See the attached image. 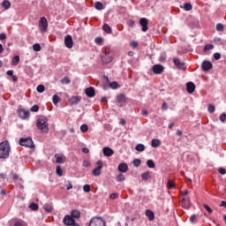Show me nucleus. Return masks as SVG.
<instances>
[{"label":"nucleus","mask_w":226,"mask_h":226,"mask_svg":"<svg viewBox=\"0 0 226 226\" xmlns=\"http://www.w3.org/2000/svg\"><path fill=\"white\" fill-rule=\"evenodd\" d=\"M44 91H45V86H43V85L37 86V92L38 93H43Z\"/></svg>","instance_id":"obj_45"},{"label":"nucleus","mask_w":226,"mask_h":226,"mask_svg":"<svg viewBox=\"0 0 226 226\" xmlns=\"http://www.w3.org/2000/svg\"><path fill=\"white\" fill-rule=\"evenodd\" d=\"M12 179H13L14 183H17V181H19V179H20V177H19V175H17V174H13Z\"/></svg>","instance_id":"obj_57"},{"label":"nucleus","mask_w":226,"mask_h":226,"mask_svg":"<svg viewBox=\"0 0 226 226\" xmlns=\"http://www.w3.org/2000/svg\"><path fill=\"white\" fill-rule=\"evenodd\" d=\"M119 198V193L116 192V193H111L109 195V199L110 200H116V199H118Z\"/></svg>","instance_id":"obj_44"},{"label":"nucleus","mask_w":226,"mask_h":226,"mask_svg":"<svg viewBox=\"0 0 226 226\" xmlns=\"http://www.w3.org/2000/svg\"><path fill=\"white\" fill-rule=\"evenodd\" d=\"M82 100L81 97L79 96H72L69 99V102L71 105H79V102Z\"/></svg>","instance_id":"obj_16"},{"label":"nucleus","mask_w":226,"mask_h":226,"mask_svg":"<svg viewBox=\"0 0 226 226\" xmlns=\"http://www.w3.org/2000/svg\"><path fill=\"white\" fill-rule=\"evenodd\" d=\"M20 63V56H15L11 60V66H17Z\"/></svg>","instance_id":"obj_23"},{"label":"nucleus","mask_w":226,"mask_h":226,"mask_svg":"<svg viewBox=\"0 0 226 226\" xmlns=\"http://www.w3.org/2000/svg\"><path fill=\"white\" fill-rule=\"evenodd\" d=\"M220 57H222V55H220V53L214 54V59H215V61H218V59H220Z\"/></svg>","instance_id":"obj_58"},{"label":"nucleus","mask_w":226,"mask_h":226,"mask_svg":"<svg viewBox=\"0 0 226 226\" xmlns=\"http://www.w3.org/2000/svg\"><path fill=\"white\" fill-rule=\"evenodd\" d=\"M201 68L203 72H209L213 68V64L207 60H205L201 64Z\"/></svg>","instance_id":"obj_10"},{"label":"nucleus","mask_w":226,"mask_h":226,"mask_svg":"<svg viewBox=\"0 0 226 226\" xmlns=\"http://www.w3.org/2000/svg\"><path fill=\"white\" fill-rule=\"evenodd\" d=\"M167 188L169 190H172V189L176 188V184H174V182H172V180L169 179L167 182Z\"/></svg>","instance_id":"obj_30"},{"label":"nucleus","mask_w":226,"mask_h":226,"mask_svg":"<svg viewBox=\"0 0 226 226\" xmlns=\"http://www.w3.org/2000/svg\"><path fill=\"white\" fill-rule=\"evenodd\" d=\"M14 226H24V224L22 223V222L17 221V222H15Z\"/></svg>","instance_id":"obj_62"},{"label":"nucleus","mask_w":226,"mask_h":226,"mask_svg":"<svg viewBox=\"0 0 226 226\" xmlns=\"http://www.w3.org/2000/svg\"><path fill=\"white\" fill-rule=\"evenodd\" d=\"M148 24H149V21L147 20V19H146V18H141V19H139V25H140L141 27H142L143 33H146V32L147 31V29H148L147 25H148Z\"/></svg>","instance_id":"obj_11"},{"label":"nucleus","mask_w":226,"mask_h":226,"mask_svg":"<svg viewBox=\"0 0 226 226\" xmlns=\"http://www.w3.org/2000/svg\"><path fill=\"white\" fill-rule=\"evenodd\" d=\"M135 149H136V151L142 153L143 151H146V146H144V144H138L136 146Z\"/></svg>","instance_id":"obj_29"},{"label":"nucleus","mask_w":226,"mask_h":226,"mask_svg":"<svg viewBox=\"0 0 226 226\" xmlns=\"http://www.w3.org/2000/svg\"><path fill=\"white\" fill-rule=\"evenodd\" d=\"M96 165L97 167L93 170L92 174L93 176L98 177V176H101L102 174V169H103V162L97 161Z\"/></svg>","instance_id":"obj_6"},{"label":"nucleus","mask_w":226,"mask_h":226,"mask_svg":"<svg viewBox=\"0 0 226 226\" xmlns=\"http://www.w3.org/2000/svg\"><path fill=\"white\" fill-rule=\"evenodd\" d=\"M218 172H219V174H222V176H225L226 170L223 168H219Z\"/></svg>","instance_id":"obj_56"},{"label":"nucleus","mask_w":226,"mask_h":226,"mask_svg":"<svg viewBox=\"0 0 226 226\" xmlns=\"http://www.w3.org/2000/svg\"><path fill=\"white\" fill-rule=\"evenodd\" d=\"M162 109V110H167V109H169V104H167V102H163Z\"/></svg>","instance_id":"obj_60"},{"label":"nucleus","mask_w":226,"mask_h":226,"mask_svg":"<svg viewBox=\"0 0 226 226\" xmlns=\"http://www.w3.org/2000/svg\"><path fill=\"white\" fill-rule=\"evenodd\" d=\"M18 114L19 116V117H21V119H27V117H29V111L21 109L18 111Z\"/></svg>","instance_id":"obj_14"},{"label":"nucleus","mask_w":226,"mask_h":226,"mask_svg":"<svg viewBox=\"0 0 226 226\" xmlns=\"http://www.w3.org/2000/svg\"><path fill=\"white\" fill-rule=\"evenodd\" d=\"M181 206L183 207H190V200H187L186 198L182 199Z\"/></svg>","instance_id":"obj_24"},{"label":"nucleus","mask_w":226,"mask_h":226,"mask_svg":"<svg viewBox=\"0 0 226 226\" xmlns=\"http://www.w3.org/2000/svg\"><path fill=\"white\" fill-rule=\"evenodd\" d=\"M63 222L64 225L72 226L73 223H75V219H73V217L71 215H65L63 219Z\"/></svg>","instance_id":"obj_9"},{"label":"nucleus","mask_w":226,"mask_h":226,"mask_svg":"<svg viewBox=\"0 0 226 226\" xmlns=\"http://www.w3.org/2000/svg\"><path fill=\"white\" fill-rule=\"evenodd\" d=\"M102 61L104 63H110L112 61V54L110 53H106L102 57Z\"/></svg>","instance_id":"obj_20"},{"label":"nucleus","mask_w":226,"mask_h":226,"mask_svg":"<svg viewBox=\"0 0 226 226\" xmlns=\"http://www.w3.org/2000/svg\"><path fill=\"white\" fill-rule=\"evenodd\" d=\"M124 179H126V177H124V175L123 174H119L118 176H117V183H121V181H124Z\"/></svg>","instance_id":"obj_42"},{"label":"nucleus","mask_w":226,"mask_h":226,"mask_svg":"<svg viewBox=\"0 0 226 226\" xmlns=\"http://www.w3.org/2000/svg\"><path fill=\"white\" fill-rule=\"evenodd\" d=\"M213 49H215V45H213V44H207L204 47V52H206L207 50H213Z\"/></svg>","instance_id":"obj_41"},{"label":"nucleus","mask_w":226,"mask_h":226,"mask_svg":"<svg viewBox=\"0 0 226 226\" xmlns=\"http://www.w3.org/2000/svg\"><path fill=\"white\" fill-rule=\"evenodd\" d=\"M48 27L49 22L47 21V18L41 17L39 21V29L41 33H47Z\"/></svg>","instance_id":"obj_4"},{"label":"nucleus","mask_w":226,"mask_h":226,"mask_svg":"<svg viewBox=\"0 0 226 226\" xmlns=\"http://www.w3.org/2000/svg\"><path fill=\"white\" fill-rule=\"evenodd\" d=\"M219 119H220L221 123H225L226 114L225 113L221 114L220 117H219Z\"/></svg>","instance_id":"obj_50"},{"label":"nucleus","mask_w":226,"mask_h":226,"mask_svg":"<svg viewBox=\"0 0 226 226\" xmlns=\"http://www.w3.org/2000/svg\"><path fill=\"white\" fill-rule=\"evenodd\" d=\"M2 6H3V8H4V10H10V8H11V4L10 3V1L4 0V1L2 3Z\"/></svg>","instance_id":"obj_28"},{"label":"nucleus","mask_w":226,"mask_h":226,"mask_svg":"<svg viewBox=\"0 0 226 226\" xmlns=\"http://www.w3.org/2000/svg\"><path fill=\"white\" fill-rule=\"evenodd\" d=\"M192 4H190V3L184 4V10L185 11H190L192 10Z\"/></svg>","instance_id":"obj_34"},{"label":"nucleus","mask_w":226,"mask_h":226,"mask_svg":"<svg viewBox=\"0 0 226 226\" xmlns=\"http://www.w3.org/2000/svg\"><path fill=\"white\" fill-rule=\"evenodd\" d=\"M117 102L119 103L120 107L123 106V104L126 103V95L124 94L117 95Z\"/></svg>","instance_id":"obj_12"},{"label":"nucleus","mask_w":226,"mask_h":226,"mask_svg":"<svg viewBox=\"0 0 226 226\" xmlns=\"http://www.w3.org/2000/svg\"><path fill=\"white\" fill-rule=\"evenodd\" d=\"M71 217L73 219V220H79V218H80V211L79 210H72L71 212Z\"/></svg>","instance_id":"obj_19"},{"label":"nucleus","mask_w":226,"mask_h":226,"mask_svg":"<svg viewBox=\"0 0 226 226\" xmlns=\"http://www.w3.org/2000/svg\"><path fill=\"white\" fill-rule=\"evenodd\" d=\"M83 167H91V162L89 161H84Z\"/></svg>","instance_id":"obj_59"},{"label":"nucleus","mask_w":226,"mask_h":226,"mask_svg":"<svg viewBox=\"0 0 226 226\" xmlns=\"http://www.w3.org/2000/svg\"><path fill=\"white\" fill-rule=\"evenodd\" d=\"M29 207L32 211H38L39 207H38V204L36 203H31Z\"/></svg>","instance_id":"obj_39"},{"label":"nucleus","mask_w":226,"mask_h":226,"mask_svg":"<svg viewBox=\"0 0 226 226\" xmlns=\"http://www.w3.org/2000/svg\"><path fill=\"white\" fill-rule=\"evenodd\" d=\"M109 87H111V89H117V87H121L119 86V84H117V82L113 81L109 83Z\"/></svg>","instance_id":"obj_36"},{"label":"nucleus","mask_w":226,"mask_h":226,"mask_svg":"<svg viewBox=\"0 0 226 226\" xmlns=\"http://www.w3.org/2000/svg\"><path fill=\"white\" fill-rule=\"evenodd\" d=\"M0 40H6V34H0Z\"/></svg>","instance_id":"obj_63"},{"label":"nucleus","mask_w":226,"mask_h":226,"mask_svg":"<svg viewBox=\"0 0 226 226\" xmlns=\"http://www.w3.org/2000/svg\"><path fill=\"white\" fill-rule=\"evenodd\" d=\"M103 31H105V33H107L108 34H111L112 33V28L110 27V26H109V24L105 23L102 26Z\"/></svg>","instance_id":"obj_22"},{"label":"nucleus","mask_w":226,"mask_h":226,"mask_svg":"<svg viewBox=\"0 0 226 226\" xmlns=\"http://www.w3.org/2000/svg\"><path fill=\"white\" fill-rule=\"evenodd\" d=\"M132 163L134 167H140L142 161L140 159H134Z\"/></svg>","instance_id":"obj_40"},{"label":"nucleus","mask_w":226,"mask_h":226,"mask_svg":"<svg viewBox=\"0 0 226 226\" xmlns=\"http://www.w3.org/2000/svg\"><path fill=\"white\" fill-rule=\"evenodd\" d=\"M70 82H72V80H70L68 77H64V79H61V84H70Z\"/></svg>","instance_id":"obj_48"},{"label":"nucleus","mask_w":226,"mask_h":226,"mask_svg":"<svg viewBox=\"0 0 226 226\" xmlns=\"http://www.w3.org/2000/svg\"><path fill=\"white\" fill-rule=\"evenodd\" d=\"M94 8L95 10H103V4L102 2H95Z\"/></svg>","instance_id":"obj_33"},{"label":"nucleus","mask_w":226,"mask_h":226,"mask_svg":"<svg viewBox=\"0 0 226 226\" xmlns=\"http://www.w3.org/2000/svg\"><path fill=\"white\" fill-rule=\"evenodd\" d=\"M207 110H208V112H209L210 114H213V112H215V105L209 104Z\"/></svg>","instance_id":"obj_49"},{"label":"nucleus","mask_w":226,"mask_h":226,"mask_svg":"<svg viewBox=\"0 0 226 226\" xmlns=\"http://www.w3.org/2000/svg\"><path fill=\"white\" fill-rule=\"evenodd\" d=\"M89 226H105V220L102 217H93Z\"/></svg>","instance_id":"obj_5"},{"label":"nucleus","mask_w":226,"mask_h":226,"mask_svg":"<svg viewBox=\"0 0 226 226\" xmlns=\"http://www.w3.org/2000/svg\"><path fill=\"white\" fill-rule=\"evenodd\" d=\"M102 153L104 154V156H112V154H114V150H112V148L106 147L102 149Z\"/></svg>","instance_id":"obj_18"},{"label":"nucleus","mask_w":226,"mask_h":226,"mask_svg":"<svg viewBox=\"0 0 226 226\" xmlns=\"http://www.w3.org/2000/svg\"><path fill=\"white\" fill-rule=\"evenodd\" d=\"M61 101V98L57 94H54L52 97V102L54 105H57V102Z\"/></svg>","instance_id":"obj_32"},{"label":"nucleus","mask_w":226,"mask_h":226,"mask_svg":"<svg viewBox=\"0 0 226 226\" xmlns=\"http://www.w3.org/2000/svg\"><path fill=\"white\" fill-rule=\"evenodd\" d=\"M83 191L86 192V193H89V192H91V185H85L84 186H83Z\"/></svg>","instance_id":"obj_43"},{"label":"nucleus","mask_w":226,"mask_h":226,"mask_svg":"<svg viewBox=\"0 0 226 226\" xmlns=\"http://www.w3.org/2000/svg\"><path fill=\"white\" fill-rule=\"evenodd\" d=\"M119 172H128V164L123 162L118 165Z\"/></svg>","instance_id":"obj_21"},{"label":"nucleus","mask_w":226,"mask_h":226,"mask_svg":"<svg viewBox=\"0 0 226 226\" xmlns=\"http://www.w3.org/2000/svg\"><path fill=\"white\" fill-rule=\"evenodd\" d=\"M147 165L149 169H154L155 167L154 162H153V160L147 161Z\"/></svg>","instance_id":"obj_38"},{"label":"nucleus","mask_w":226,"mask_h":226,"mask_svg":"<svg viewBox=\"0 0 226 226\" xmlns=\"http://www.w3.org/2000/svg\"><path fill=\"white\" fill-rule=\"evenodd\" d=\"M95 43L97 45H102V43H103V38L102 37H96L95 40H94Z\"/></svg>","instance_id":"obj_46"},{"label":"nucleus","mask_w":226,"mask_h":226,"mask_svg":"<svg viewBox=\"0 0 226 226\" xmlns=\"http://www.w3.org/2000/svg\"><path fill=\"white\" fill-rule=\"evenodd\" d=\"M216 31H223V24L218 23L216 25Z\"/></svg>","instance_id":"obj_53"},{"label":"nucleus","mask_w":226,"mask_h":226,"mask_svg":"<svg viewBox=\"0 0 226 226\" xmlns=\"http://www.w3.org/2000/svg\"><path fill=\"white\" fill-rule=\"evenodd\" d=\"M43 209L46 211V213H52L53 208L50 204H45Z\"/></svg>","instance_id":"obj_31"},{"label":"nucleus","mask_w":226,"mask_h":226,"mask_svg":"<svg viewBox=\"0 0 226 226\" xmlns=\"http://www.w3.org/2000/svg\"><path fill=\"white\" fill-rule=\"evenodd\" d=\"M131 47H132V49H137V47H139V42L136 41H132L130 43Z\"/></svg>","instance_id":"obj_52"},{"label":"nucleus","mask_w":226,"mask_h":226,"mask_svg":"<svg viewBox=\"0 0 226 226\" xmlns=\"http://www.w3.org/2000/svg\"><path fill=\"white\" fill-rule=\"evenodd\" d=\"M10 143L8 140L0 143V158L6 159L10 156Z\"/></svg>","instance_id":"obj_1"},{"label":"nucleus","mask_w":226,"mask_h":226,"mask_svg":"<svg viewBox=\"0 0 226 226\" xmlns=\"http://www.w3.org/2000/svg\"><path fill=\"white\" fill-rule=\"evenodd\" d=\"M146 215L147 216L148 220H150V221L154 220V213H153V211L147 210Z\"/></svg>","instance_id":"obj_27"},{"label":"nucleus","mask_w":226,"mask_h":226,"mask_svg":"<svg viewBox=\"0 0 226 226\" xmlns=\"http://www.w3.org/2000/svg\"><path fill=\"white\" fill-rule=\"evenodd\" d=\"M33 49L34 52H40V50H41V46L39 43H35L33 45Z\"/></svg>","instance_id":"obj_37"},{"label":"nucleus","mask_w":226,"mask_h":226,"mask_svg":"<svg viewBox=\"0 0 226 226\" xmlns=\"http://www.w3.org/2000/svg\"><path fill=\"white\" fill-rule=\"evenodd\" d=\"M55 158H56V163H64V156H58L57 154H55Z\"/></svg>","instance_id":"obj_26"},{"label":"nucleus","mask_w":226,"mask_h":226,"mask_svg":"<svg viewBox=\"0 0 226 226\" xmlns=\"http://www.w3.org/2000/svg\"><path fill=\"white\" fill-rule=\"evenodd\" d=\"M165 70V68L163 67V65L162 64H154L152 67V71L155 75H162V73H163V71Z\"/></svg>","instance_id":"obj_7"},{"label":"nucleus","mask_w":226,"mask_h":226,"mask_svg":"<svg viewBox=\"0 0 226 226\" xmlns=\"http://www.w3.org/2000/svg\"><path fill=\"white\" fill-rule=\"evenodd\" d=\"M85 94L88 96V98H94V96L96 94L94 87H87L85 90Z\"/></svg>","instance_id":"obj_13"},{"label":"nucleus","mask_w":226,"mask_h":226,"mask_svg":"<svg viewBox=\"0 0 226 226\" xmlns=\"http://www.w3.org/2000/svg\"><path fill=\"white\" fill-rule=\"evenodd\" d=\"M203 207L206 209V211H207V213H209V215L213 213V209H211L207 205L204 204Z\"/></svg>","instance_id":"obj_55"},{"label":"nucleus","mask_w":226,"mask_h":226,"mask_svg":"<svg viewBox=\"0 0 226 226\" xmlns=\"http://www.w3.org/2000/svg\"><path fill=\"white\" fill-rule=\"evenodd\" d=\"M64 45L67 49H73V38L72 35L67 34L64 37Z\"/></svg>","instance_id":"obj_8"},{"label":"nucleus","mask_w":226,"mask_h":226,"mask_svg":"<svg viewBox=\"0 0 226 226\" xmlns=\"http://www.w3.org/2000/svg\"><path fill=\"white\" fill-rule=\"evenodd\" d=\"M141 178L143 179V181H147V179H149V171L142 173Z\"/></svg>","instance_id":"obj_35"},{"label":"nucleus","mask_w":226,"mask_h":226,"mask_svg":"<svg viewBox=\"0 0 226 226\" xmlns=\"http://www.w3.org/2000/svg\"><path fill=\"white\" fill-rule=\"evenodd\" d=\"M37 128L44 133L49 132V124H47V118H39L37 120Z\"/></svg>","instance_id":"obj_2"},{"label":"nucleus","mask_w":226,"mask_h":226,"mask_svg":"<svg viewBox=\"0 0 226 226\" xmlns=\"http://www.w3.org/2000/svg\"><path fill=\"white\" fill-rule=\"evenodd\" d=\"M160 144H162V142L157 139H154L151 142L152 147H160Z\"/></svg>","instance_id":"obj_25"},{"label":"nucleus","mask_w":226,"mask_h":226,"mask_svg":"<svg viewBox=\"0 0 226 226\" xmlns=\"http://www.w3.org/2000/svg\"><path fill=\"white\" fill-rule=\"evenodd\" d=\"M56 174L57 176H63V170L61 169V166H56Z\"/></svg>","instance_id":"obj_51"},{"label":"nucleus","mask_w":226,"mask_h":226,"mask_svg":"<svg viewBox=\"0 0 226 226\" xmlns=\"http://www.w3.org/2000/svg\"><path fill=\"white\" fill-rule=\"evenodd\" d=\"M220 207H224L226 209V201H222Z\"/></svg>","instance_id":"obj_64"},{"label":"nucleus","mask_w":226,"mask_h":226,"mask_svg":"<svg viewBox=\"0 0 226 226\" xmlns=\"http://www.w3.org/2000/svg\"><path fill=\"white\" fill-rule=\"evenodd\" d=\"M82 153H84L85 154H89V148H87V147L82 148Z\"/></svg>","instance_id":"obj_61"},{"label":"nucleus","mask_w":226,"mask_h":226,"mask_svg":"<svg viewBox=\"0 0 226 226\" xmlns=\"http://www.w3.org/2000/svg\"><path fill=\"white\" fill-rule=\"evenodd\" d=\"M38 110H40V107L38 105H34L31 108V112H38Z\"/></svg>","instance_id":"obj_54"},{"label":"nucleus","mask_w":226,"mask_h":226,"mask_svg":"<svg viewBox=\"0 0 226 226\" xmlns=\"http://www.w3.org/2000/svg\"><path fill=\"white\" fill-rule=\"evenodd\" d=\"M87 130H89V127H87V124H82L80 126V131L83 132V133H86V132H87Z\"/></svg>","instance_id":"obj_47"},{"label":"nucleus","mask_w":226,"mask_h":226,"mask_svg":"<svg viewBox=\"0 0 226 226\" xmlns=\"http://www.w3.org/2000/svg\"><path fill=\"white\" fill-rule=\"evenodd\" d=\"M19 146H24L25 147L33 149V147H34V142H33V139L31 138H21L19 139Z\"/></svg>","instance_id":"obj_3"},{"label":"nucleus","mask_w":226,"mask_h":226,"mask_svg":"<svg viewBox=\"0 0 226 226\" xmlns=\"http://www.w3.org/2000/svg\"><path fill=\"white\" fill-rule=\"evenodd\" d=\"M173 63L175 64V66H177V68H178V70H183V68L185 67V64L183 62H181V60H179V58H173Z\"/></svg>","instance_id":"obj_15"},{"label":"nucleus","mask_w":226,"mask_h":226,"mask_svg":"<svg viewBox=\"0 0 226 226\" xmlns=\"http://www.w3.org/2000/svg\"><path fill=\"white\" fill-rule=\"evenodd\" d=\"M186 91L189 94H192L195 91V85L193 82H188L186 84Z\"/></svg>","instance_id":"obj_17"}]
</instances>
